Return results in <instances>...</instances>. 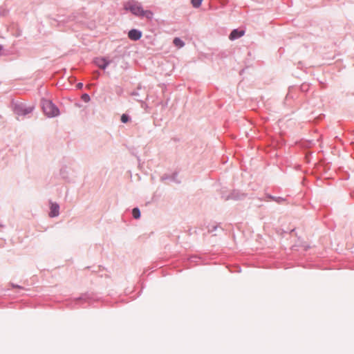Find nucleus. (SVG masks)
<instances>
[{"mask_svg": "<svg viewBox=\"0 0 354 354\" xmlns=\"http://www.w3.org/2000/svg\"><path fill=\"white\" fill-rule=\"evenodd\" d=\"M33 110V106H27L24 102H17L12 104V111L18 116H26L31 113Z\"/></svg>", "mask_w": 354, "mask_h": 354, "instance_id": "obj_1", "label": "nucleus"}, {"mask_svg": "<svg viewBox=\"0 0 354 354\" xmlns=\"http://www.w3.org/2000/svg\"><path fill=\"white\" fill-rule=\"evenodd\" d=\"M42 109L44 113L48 118L57 116L59 114V110L52 101L48 100H43L41 101Z\"/></svg>", "mask_w": 354, "mask_h": 354, "instance_id": "obj_2", "label": "nucleus"}, {"mask_svg": "<svg viewBox=\"0 0 354 354\" xmlns=\"http://www.w3.org/2000/svg\"><path fill=\"white\" fill-rule=\"evenodd\" d=\"M124 8L126 10L131 12L133 15L141 17L143 8L140 3L130 0L124 3Z\"/></svg>", "mask_w": 354, "mask_h": 354, "instance_id": "obj_3", "label": "nucleus"}, {"mask_svg": "<svg viewBox=\"0 0 354 354\" xmlns=\"http://www.w3.org/2000/svg\"><path fill=\"white\" fill-rule=\"evenodd\" d=\"M244 196H245L244 194H242L239 190H236V189L232 191V192L227 196H225L223 194L222 195V198H223L225 201H228V200L236 201V200L241 199Z\"/></svg>", "mask_w": 354, "mask_h": 354, "instance_id": "obj_4", "label": "nucleus"}, {"mask_svg": "<svg viewBox=\"0 0 354 354\" xmlns=\"http://www.w3.org/2000/svg\"><path fill=\"white\" fill-rule=\"evenodd\" d=\"M50 212H49V216L50 218H55V217H57L59 215V205L57 203H53V202H50Z\"/></svg>", "mask_w": 354, "mask_h": 354, "instance_id": "obj_5", "label": "nucleus"}, {"mask_svg": "<svg viewBox=\"0 0 354 354\" xmlns=\"http://www.w3.org/2000/svg\"><path fill=\"white\" fill-rule=\"evenodd\" d=\"M142 31L138 29H131L129 31L128 37L133 41H138L142 37Z\"/></svg>", "mask_w": 354, "mask_h": 354, "instance_id": "obj_6", "label": "nucleus"}, {"mask_svg": "<svg viewBox=\"0 0 354 354\" xmlns=\"http://www.w3.org/2000/svg\"><path fill=\"white\" fill-rule=\"evenodd\" d=\"M245 34V31L239 29H234L231 33L230 34L229 39L230 40H235L237 39L242 36H243Z\"/></svg>", "mask_w": 354, "mask_h": 354, "instance_id": "obj_7", "label": "nucleus"}, {"mask_svg": "<svg viewBox=\"0 0 354 354\" xmlns=\"http://www.w3.org/2000/svg\"><path fill=\"white\" fill-rule=\"evenodd\" d=\"M111 61L107 60L105 58H100L96 59L95 64L96 65L101 69H106V68L110 64Z\"/></svg>", "mask_w": 354, "mask_h": 354, "instance_id": "obj_8", "label": "nucleus"}, {"mask_svg": "<svg viewBox=\"0 0 354 354\" xmlns=\"http://www.w3.org/2000/svg\"><path fill=\"white\" fill-rule=\"evenodd\" d=\"M266 199H265V201H266L267 199L272 200L278 204H283L286 201V198L281 196H274L268 194L266 195Z\"/></svg>", "mask_w": 354, "mask_h": 354, "instance_id": "obj_9", "label": "nucleus"}, {"mask_svg": "<svg viewBox=\"0 0 354 354\" xmlns=\"http://www.w3.org/2000/svg\"><path fill=\"white\" fill-rule=\"evenodd\" d=\"M140 91H142L141 88L138 87L136 91H134L131 93V95L135 97V100L138 102H143V99L141 97V95H142Z\"/></svg>", "mask_w": 354, "mask_h": 354, "instance_id": "obj_10", "label": "nucleus"}, {"mask_svg": "<svg viewBox=\"0 0 354 354\" xmlns=\"http://www.w3.org/2000/svg\"><path fill=\"white\" fill-rule=\"evenodd\" d=\"M141 17H146L147 19H152L153 17V12L149 10H143Z\"/></svg>", "mask_w": 354, "mask_h": 354, "instance_id": "obj_11", "label": "nucleus"}, {"mask_svg": "<svg viewBox=\"0 0 354 354\" xmlns=\"http://www.w3.org/2000/svg\"><path fill=\"white\" fill-rule=\"evenodd\" d=\"M90 297L87 294H84L80 297L79 298H77L75 301V304H77L80 301H84V302H89Z\"/></svg>", "mask_w": 354, "mask_h": 354, "instance_id": "obj_12", "label": "nucleus"}, {"mask_svg": "<svg viewBox=\"0 0 354 354\" xmlns=\"http://www.w3.org/2000/svg\"><path fill=\"white\" fill-rule=\"evenodd\" d=\"M173 43L178 48H183L185 46V42L179 37H175Z\"/></svg>", "mask_w": 354, "mask_h": 354, "instance_id": "obj_13", "label": "nucleus"}, {"mask_svg": "<svg viewBox=\"0 0 354 354\" xmlns=\"http://www.w3.org/2000/svg\"><path fill=\"white\" fill-rule=\"evenodd\" d=\"M133 217L136 219L140 218V210L138 207H134L132 210Z\"/></svg>", "mask_w": 354, "mask_h": 354, "instance_id": "obj_14", "label": "nucleus"}, {"mask_svg": "<svg viewBox=\"0 0 354 354\" xmlns=\"http://www.w3.org/2000/svg\"><path fill=\"white\" fill-rule=\"evenodd\" d=\"M9 10L4 6H0V17L6 16Z\"/></svg>", "mask_w": 354, "mask_h": 354, "instance_id": "obj_15", "label": "nucleus"}, {"mask_svg": "<svg viewBox=\"0 0 354 354\" xmlns=\"http://www.w3.org/2000/svg\"><path fill=\"white\" fill-rule=\"evenodd\" d=\"M203 0H192L191 3L194 8H198L201 6Z\"/></svg>", "mask_w": 354, "mask_h": 354, "instance_id": "obj_16", "label": "nucleus"}, {"mask_svg": "<svg viewBox=\"0 0 354 354\" xmlns=\"http://www.w3.org/2000/svg\"><path fill=\"white\" fill-rule=\"evenodd\" d=\"M130 120V117L127 114H122L121 116V122L122 123H127Z\"/></svg>", "mask_w": 354, "mask_h": 354, "instance_id": "obj_17", "label": "nucleus"}, {"mask_svg": "<svg viewBox=\"0 0 354 354\" xmlns=\"http://www.w3.org/2000/svg\"><path fill=\"white\" fill-rule=\"evenodd\" d=\"M81 99L84 102H88L91 100V97H90L89 95L87 94V93L82 94V97H81Z\"/></svg>", "mask_w": 354, "mask_h": 354, "instance_id": "obj_18", "label": "nucleus"}, {"mask_svg": "<svg viewBox=\"0 0 354 354\" xmlns=\"http://www.w3.org/2000/svg\"><path fill=\"white\" fill-rule=\"evenodd\" d=\"M218 227H219V225H212V226L209 227L208 232H213L216 231L218 229Z\"/></svg>", "mask_w": 354, "mask_h": 354, "instance_id": "obj_19", "label": "nucleus"}, {"mask_svg": "<svg viewBox=\"0 0 354 354\" xmlns=\"http://www.w3.org/2000/svg\"><path fill=\"white\" fill-rule=\"evenodd\" d=\"M177 176H178V174H177V173H174V174H172V176L170 177V178H171L172 180H174V181L177 182L178 183H179L180 182H179V181H177V180H176Z\"/></svg>", "mask_w": 354, "mask_h": 354, "instance_id": "obj_20", "label": "nucleus"}, {"mask_svg": "<svg viewBox=\"0 0 354 354\" xmlns=\"http://www.w3.org/2000/svg\"><path fill=\"white\" fill-rule=\"evenodd\" d=\"M197 259H198V258L197 257L193 256V257H190L189 261L191 262H197Z\"/></svg>", "mask_w": 354, "mask_h": 354, "instance_id": "obj_21", "label": "nucleus"}, {"mask_svg": "<svg viewBox=\"0 0 354 354\" xmlns=\"http://www.w3.org/2000/svg\"><path fill=\"white\" fill-rule=\"evenodd\" d=\"M160 179H161V180H162V181H165V180H166L170 179V176H168V175H164V176H162L161 177V178H160Z\"/></svg>", "mask_w": 354, "mask_h": 354, "instance_id": "obj_22", "label": "nucleus"}, {"mask_svg": "<svg viewBox=\"0 0 354 354\" xmlns=\"http://www.w3.org/2000/svg\"><path fill=\"white\" fill-rule=\"evenodd\" d=\"M5 55L3 46L0 44V56Z\"/></svg>", "mask_w": 354, "mask_h": 354, "instance_id": "obj_23", "label": "nucleus"}, {"mask_svg": "<svg viewBox=\"0 0 354 354\" xmlns=\"http://www.w3.org/2000/svg\"><path fill=\"white\" fill-rule=\"evenodd\" d=\"M82 87H83V83L80 82V83H78V84H77V88L78 89H81Z\"/></svg>", "mask_w": 354, "mask_h": 354, "instance_id": "obj_24", "label": "nucleus"}, {"mask_svg": "<svg viewBox=\"0 0 354 354\" xmlns=\"http://www.w3.org/2000/svg\"><path fill=\"white\" fill-rule=\"evenodd\" d=\"M12 287L14 288H22L21 286H18V285H15V284H12Z\"/></svg>", "mask_w": 354, "mask_h": 354, "instance_id": "obj_25", "label": "nucleus"}, {"mask_svg": "<svg viewBox=\"0 0 354 354\" xmlns=\"http://www.w3.org/2000/svg\"><path fill=\"white\" fill-rule=\"evenodd\" d=\"M3 225L1 224H0V227H2Z\"/></svg>", "mask_w": 354, "mask_h": 354, "instance_id": "obj_26", "label": "nucleus"}]
</instances>
